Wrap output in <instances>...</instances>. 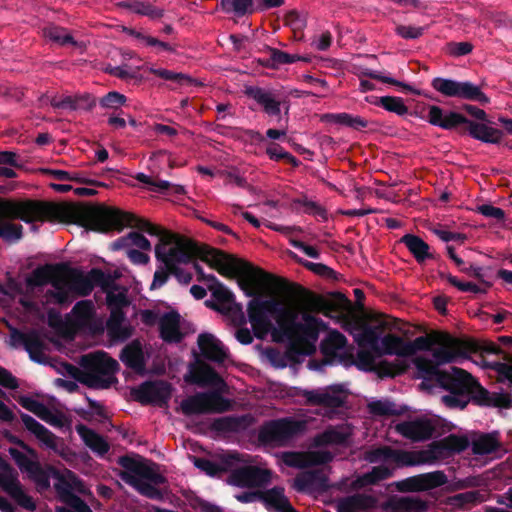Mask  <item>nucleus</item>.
I'll return each mask as SVG.
<instances>
[{
    "label": "nucleus",
    "instance_id": "f257e3e1",
    "mask_svg": "<svg viewBox=\"0 0 512 512\" xmlns=\"http://www.w3.org/2000/svg\"><path fill=\"white\" fill-rule=\"evenodd\" d=\"M413 364L417 370L416 378L422 379V388L439 387L448 392L441 398L448 408L464 410L472 403L478 407L512 409L511 392L503 389L490 392L462 368L450 366L449 369H440L433 364L432 359L423 356L415 357Z\"/></svg>",
    "mask_w": 512,
    "mask_h": 512
},
{
    "label": "nucleus",
    "instance_id": "f03ea898",
    "mask_svg": "<svg viewBox=\"0 0 512 512\" xmlns=\"http://www.w3.org/2000/svg\"><path fill=\"white\" fill-rule=\"evenodd\" d=\"M162 242L155 246V257L168 270L180 268L179 264H188L198 258L224 277L243 276L250 281L254 280L253 266L250 263L220 249L199 244L174 233H167Z\"/></svg>",
    "mask_w": 512,
    "mask_h": 512
},
{
    "label": "nucleus",
    "instance_id": "7ed1b4c3",
    "mask_svg": "<svg viewBox=\"0 0 512 512\" xmlns=\"http://www.w3.org/2000/svg\"><path fill=\"white\" fill-rule=\"evenodd\" d=\"M254 280L247 277L237 276L240 288L249 297H253L247 305V315L251 323L254 336L258 339H264L273 328L271 316L276 318L280 328H285L286 314H290V309L286 308L281 301L276 298L261 299L255 297L254 287L258 281V276L269 277L263 270L253 267Z\"/></svg>",
    "mask_w": 512,
    "mask_h": 512
},
{
    "label": "nucleus",
    "instance_id": "20e7f679",
    "mask_svg": "<svg viewBox=\"0 0 512 512\" xmlns=\"http://www.w3.org/2000/svg\"><path fill=\"white\" fill-rule=\"evenodd\" d=\"M81 221L86 229L99 233L120 232L126 226L137 228L151 236H159L160 243H163L162 238H166L167 233H169L146 219L129 212H124L118 208L104 205H90L83 208L81 211Z\"/></svg>",
    "mask_w": 512,
    "mask_h": 512
},
{
    "label": "nucleus",
    "instance_id": "39448f33",
    "mask_svg": "<svg viewBox=\"0 0 512 512\" xmlns=\"http://www.w3.org/2000/svg\"><path fill=\"white\" fill-rule=\"evenodd\" d=\"M50 213V206L43 202L0 198V237L8 242H17L23 236V227L11 221L22 220L26 223L44 221Z\"/></svg>",
    "mask_w": 512,
    "mask_h": 512
},
{
    "label": "nucleus",
    "instance_id": "423d86ee",
    "mask_svg": "<svg viewBox=\"0 0 512 512\" xmlns=\"http://www.w3.org/2000/svg\"><path fill=\"white\" fill-rule=\"evenodd\" d=\"M118 464L124 469L118 473L122 481L149 499H162V493L156 487L166 482L162 474L130 456L119 457Z\"/></svg>",
    "mask_w": 512,
    "mask_h": 512
},
{
    "label": "nucleus",
    "instance_id": "0eeeda50",
    "mask_svg": "<svg viewBox=\"0 0 512 512\" xmlns=\"http://www.w3.org/2000/svg\"><path fill=\"white\" fill-rule=\"evenodd\" d=\"M82 377L78 382L91 389H108L118 380L115 376L119 363L104 351L82 356L80 360Z\"/></svg>",
    "mask_w": 512,
    "mask_h": 512
},
{
    "label": "nucleus",
    "instance_id": "6e6552de",
    "mask_svg": "<svg viewBox=\"0 0 512 512\" xmlns=\"http://www.w3.org/2000/svg\"><path fill=\"white\" fill-rule=\"evenodd\" d=\"M308 427L303 419L282 417L265 421L258 430L257 439L265 446L284 447L302 436Z\"/></svg>",
    "mask_w": 512,
    "mask_h": 512
},
{
    "label": "nucleus",
    "instance_id": "1a4fd4ad",
    "mask_svg": "<svg viewBox=\"0 0 512 512\" xmlns=\"http://www.w3.org/2000/svg\"><path fill=\"white\" fill-rule=\"evenodd\" d=\"M431 86L435 91L445 97L475 101L482 105H486L490 102L489 97L481 88L470 81H457L450 78L435 77L431 81Z\"/></svg>",
    "mask_w": 512,
    "mask_h": 512
},
{
    "label": "nucleus",
    "instance_id": "9d476101",
    "mask_svg": "<svg viewBox=\"0 0 512 512\" xmlns=\"http://www.w3.org/2000/svg\"><path fill=\"white\" fill-rule=\"evenodd\" d=\"M231 407V401L218 391L198 392L181 402V410L186 416L223 413L229 411Z\"/></svg>",
    "mask_w": 512,
    "mask_h": 512
},
{
    "label": "nucleus",
    "instance_id": "9b49d317",
    "mask_svg": "<svg viewBox=\"0 0 512 512\" xmlns=\"http://www.w3.org/2000/svg\"><path fill=\"white\" fill-rule=\"evenodd\" d=\"M297 314L290 310V314H286L285 328H281L290 338H300L307 344H314L320 331L326 328L323 320L317 318L307 312L302 314L303 322H297Z\"/></svg>",
    "mask_w": 512,
    "mask_h": 512
},
{
    "label": "nucleus",
    "instance_id": "f8f14e48",
    "mask_svg": "<svg viewBox=\"0 0 512 512\" xmlns=\"http://www.w3.org/2000/svg\"><path fill=\"white\" fill-rule=\"evenodd\" d=\"M435 342L440 347L433 350L432 361L438 368L442 364L452 363L458 357L466 355L465 342L447 332L436 334Z\"/></svg>",
    "mask_w": 512,
    "mask_h": 512
},
{
    "label": "nucleus",
    "instance_id": "ddd939ff",
    "mask_svg": "<svg viewBox=\"0 0 512 512\" xmlns=\"http://www.w3.org/2000/svg\"><path fill=\"white\" fill-rule=\"evenodd\" d=\"M171 384L167 381H145L138 388L132 390L134 399L142 405H166L171 397Z\"/></svg>",
    "mask_w": 512,
    "mask_h": 512
},
{
    "label": "nucleus",
    "instance_id": "4468645a",
    "mask_svg": "<svg viewBox=\"0 0 512 512\" xmlns=\"http://www.w3.org/2000/svg\"><path fill=\"white\" fill-rule=\"evenodd\" d=\"M10 343L14 347L22 345L32 361L39 364L46 363L47 357L44 350L47 345L36 330L22 332L13 328L11 330Z\"/></svg>",
    "mask_w": 512,
    "mask_h": 512
},
{
    "label": "nucleus",
    "instance_id": "2eb2a0df",
    "mask_svg": "<svg viewBox=\"0 0 512 512\" xmlns=\"http://www.w3.org/2000/svg\"><path fill=\"white\" fill-rule=\"evenodd\" d=\"M303 397L308 405L323 406L334 410L345 405L347 396L342 384H335L323 390H305Z\"/></svg>",
    "mask_w": 512,
    "mask_h": 512
},
{
    "label": "nucleus",
    "instance_id": "dca6fc26",
    "mask_svg": "<svg viewBox=\"0 0 512 512\" xmlns=\"http://www.w3.org/2000/svg\"><path fill=\"white\" fill-rule=\"evenodd\" d=\"M271 481V472L258 466H242L231 471L228 483L236 487H262Z\"/></svg>",
    "mask_w": 512,
    "mask_h": 512
},
{
    "label": "nucleus",
    "instance_id": "f3484780",
    "mask_svg": "<svg viewBox=\"0 0 512 512\" xmlns=\"http://www.w3.org/2000/svg\"><path fill=\"white\" fill-rule=\"evenodd\" d=\"M52 478L56 480L54 489L61 502L66 504L69 509L76 512H92L89 505L73 492L71 478H66L57 468L51 467Z\"/></svg>",
    "mask_w": 512,
    "mask_h": 512
},
{
    "label": "nucleus",
    "instance_id": "a211bd4d",
    "mask_svg": "<svg viewBox=\"0 0 512 512\" xmlns=\"http://www.w3.org/2000/svg\"><path fill=\"white\" fill-rule=\"evenodd\" d=\"M208 289L219 305L224 306V314L230 315L236 325L242 326L246 323L242 305L235 302L234 294L223 283L217 279L208 286Z\"/></svg>",
    "mask_w": 512,
    "mask_h": 512
},
{
    "label": "nucleus",
    "instance_id": "6ab92c4d",
    "mask_svg": "<svg viewBox=\"0 0 512 512\" xmlns=\"http://www.w3.org/2000/svg\"><path fill=\"white\" fill-rule=\"evenodd\" d=\"M448 479L443 471H433L408 477L396 483L400 492H420L431 490L447 483Z\"/></svg>",
    "mask_w": 512,
    "mask_h": 512
},
{
    "label": "nucleus",
    "instance_id": "aec40b11",
    "mask_svg": "<svg viewBox=\"0 0 512 512\" xmlns=\"http://www.w3.org/2000/svg\"><path fill=\"white\" fill-rule=\"evenodd\" d=\"M245 95L261 106L263 112L268 116H280L282 100L275 91L259 86H249L245 89Z\"/></svg>",
    "mask_w": 512,
    "mask_h": 512
},
{
    "label": "nucleus",
    "instance_id": "412c9836",
    "mask_svg": "<svg viewBox=\"0 0 512 512\" xmlns=\"http://www.w3.org/2000/svg\"><path fill=\"white\" fill-rule=\"evenodd\" d=\"M328 476L322 470H310L298 474L293 487L302 493H324L329 489Z\"/></svg>",
    "mask_w": 512,
    "mask_h": 512
},
{
    "label": "nucleus",
    "instance_id": "4be33fe9",
    "mask_svg": "<svg viewBox=\"0 0 512 512\" xmlns=\"http://www.w3.org/2000/svg\"><path fill=\"white\" fill-rule=\"evenodd\" d=\"M396 431L409 440L419 442L430 439L435 432V426L429 419L417 418L398 423Z\"/></svg>",
    "mask_w": 512,
    "mask_h": 512
},
{
    "label": "nucleus",
    "instance_id": "5701e85b",
    "mask_svg": "<svg viewBox=\"0 0 512 512\" xmlns=\"http://www.w3.org/2000/svg\"><path fill=\"white\" fill-rule=\"evenodd\" d=\"M63 278L67 287L71 292L76 293L79 296H88L94 289V280L88 273H83L80 269L71 268L65 263V268L62 270Z\"/></svg>",
    "mask_w": 512,
    "mask_h": 512
},
{
    "label": "nucleus",
    "instance_id": "b1692460",
    "mask_svg": "<svg viewBox=\"0 0 512 512\" xmlns=\"http://www.w3.org/2000/svg\"><path fill=\"white\" fill-rule=\"evenodd\" d=\"M427 120L431 125L438 126L444 130H453L461 125L467 127L469 122V119L459 112L449 111L444 115L443 109L436 105L429 106Z\"/></svg>",
    "mask_w": 512,
    "mask_h": 512
},
{
    "label": "nucleus",
    "instance_id": "393cba45",
    "mask_svg": "<svg viewBox=\"0 0 512 512\" xmlns=\"http://www.w3.org/2000/svg\"><path fill=\"white\" fill-rule=\"evenodd\" d=\"M0 488L7 493L20 507L28 510H36L34 499L28 495L16 477L0 475Z\"/></svg>",
    "mask_w": 512,
    "mask_h": 512
},
{
    "label": "nucleus",
    "instance_id": "a878e982",
    "mask_svg": "<svg viewBox=\"0 0 512 512\" xmlns=\"http://www.w3.org/2000/svg\"><path fill=\"white\" fill-rule=\"evenodd\" d=\"M386 326L387 323L385 322L376 325L364 323L359 327L360 332L354 336V339L359 347L370 348L374 353L381 356V334Z\"/></svg>",
    "mask_w": 512,
    "mask_h": 512
},
{
    "label": "nucleus",
    "instance_id": "bb28decb",
    "mask_svg": "<svg viewBox=\"0 0 512 512\" xmlns=\"http://www.w3.org/2000/svg\"><path fill=\"white\" fill-rule=\"evenodd\" d=\"M198 347L203 357L217 364H222L228 357V352L222 342L209 333H202L197 339Z\"/></svg>",
    "mask_w": 512,
    "mask_h": 512
},
{
    "label": "nucleus",
    "instance_id": "cd10ccee",
    "mask_svg": "<svg viewBox=\"0 0 512 512\" xmlns=\"http://www.w3.org/2000/svg\"><path fill=\"white\" fill-rule=\"evenodd\" d=\"M260 502L269 512H298L291 505L285 495V489L281 486H274L262 491Z\"/></svg>",
    "mask_w": 512,
    "mask_h": 512
},
{
    "label": "nucleus",
    "instance_id": "c85d7f7f",
    "mask_svg": "<svg viewBox=\"0 0 512 512\" xmlns=\"http://www.w3.org/2000/svg\"><path fill=\"white\" fill-rule=\"evenodd\" d=\"M20 417L25 428L31 432L41 443H43L47 448L53 450L54 452H59V438L54 433H52L44 425L26 413L21 412Z\"/></svg>",
    "mask_w": 512,
    "mask_h": 512
},
{
    "label": "nucleus",
    "instance_id": "c756f323",
    "mask_svg": "<svg viewBox=\"0 0 512 512\" xmlns=\"http://www.w3.org/2000/svg\"><path fill=\"white\" fill-rule=\"evenodd\" d=\"M253 420L250 414L224 416L214 419L211 428L219 433H241L253 424Z\"/></svg>",
    "mask_w": 512,
    "mask_h": 512
},
{
    "label": "nucleus",
    "instance_id": "7c9ffc66",
    "mask_svg": "<svg viewBox=\"0 0 512 512\" xmlns=\"http://www.w3.org/2000/svg\"><path fill=\"white\" fill-rule=\"evenodd\" d=\"M64 268L65 263L46 264L37 267L27 278V285L30 287H41L48 283L52 285L53 281L63 278L62 270Z\"/></svg>",
    "mask_w": 512,
    "mask_h": 512
},
{
    "label": "nucleus",
    "instance_id": "2f4dec72",
    "mask_svg": "<svg viewBox=\"0 0 512 512\" xmlns=\"http://www.w3.org/2000/svg\"><path fill=\"white\" fill-rule=\"evenodd\" d=\"M312 303L326 316H330L332 313H342L348 309L351 301L344 294L333 292L330 299L312 294Z\"/></svg>",
    "mask_w": 512,
    "mask_h": 512
},
{
    "label": "nucleus",
    "instance_id": "473e14b6",
    "mask_svg": "<svg viewBox=\"0 0 512 512\" xmlns=\"http://www.w3.org/2000/svg\"><path fill=\"white\" fill-rule=\"evenodd\" d=\"M125 314L122 309H111L106 322L107 333L114 341H126L132 336L133 329L123 325Z\"/></svg>",
    "mask_w": 512,
    "mask_h": 512
},
{
    "label": "nucleus",
    "instance_id": "72a5a7b5",
    "mask_svg": "<svg viewBox=\"0 0 512 512\" xmlns=\"http://www.w3.org/2000/svg\"><path fill=\"white\" fill-rule=\"evenodd\" d=\"M385 509L390 512H426L428 504L419 497L392 496L386 501Z\"/></svg>",
    "mask_w": 512,
    "mask_h": 512
},
{
    "label": "nucleus",
    "instance_id": "f704fd0d",
    "mask_svg": "<svg viewBox=\"0 0 512 512\" xmlns=\"http://www.w3.org/2000/svg\"><path fill=\"white\" fill-rule=\"evenodd\" d=\"M161 338L168 343H177L182 339L180 332V315L176 311L165 313L159 322Z\"/></svg>",
    "mask_w": 512,
    "mask_h": 512
},
{
    "label": "nucleus",
    "instance_id": "c9c22d12",
    "mask_svg": "<svg viewBox=\"0 0 512 512\" xmlns=\"http://www.w3.org/2000/svg\"><path fill=\"white\" fill-rule=\"evenodd\" d=\"M121 361L138 374L145 372V358L142 346L138 341L126 345L120 353Z\"/></svg>",
    "mask_w": 512,
    "mask_h": 512
},
{
    "label": "nucleus",
    "instance_id": "e433bc0d",
    "mask_svg": "<svg viewBox=\"0 0 512 512\" xmlns=\"http://www.w3.org/2000/svg\"><path fill=\"white\" fill-rule=\"evenodd\" d=\"M466 130L472 138L484 143L499 144L503 137L501 130L472 120H469Z\"/></svg>",
    "mask_w": 512,
    "mask_h": 512
},
{
    "label": "nucleus",
    "instance_id": "4c0bfd02",
    "mask_svg": "<svg viewBox=\"0 0 512 512\" xmlns=\"http://www.w3.org/2000/svg\"><path fill=\"white\" fill-rule=\"evenodd\" d=\"M192 383L198 385H225L223 378L216 372V370L206 363H199L198 366H193L191 371V379H187Z\"/></svg>",
    "mask_w": 512,
    "mask_h": 512
},
{
    "label": "nucleus",
    "instance_id": "58836bf2",
    "mask_svg": "<svg viewBox=\"0 0 512 512\" xmlns=\"http://www.w3.org/2000/svg\"><path fill=\"white\" fill-rule=\"evenodd\" d=\"M264 51H266L269 56L267 58H259L258 63L261 66L270 69H278L283 65L292 64L302 60V58L296 54H289L270 46H265Z\"/></svg>",
    "mask_w": 512,
    "mask_h": 512
},
{
    "label": "nucleus",
    "instance_id": "ea45409f",
    "mask_svg": "<svg viewBox=\"0 0 512 512\" xmlns=\"http://www.w3.org/2000/svg\"><path fill=\"white\" fill-rule=\"evenodd\" d=\"M376 506L375 497L367 494H354L340 500L338 512H356L357 510L368 511Z\"/></svg>",
    "mask_w": 512,
    "mask_h": 512
},
{
    "label": "nucleus",
    "instance_id": "a19ab883",
    "mask_svg": "<svg viewBox=\"0 0 512 512\" xmlns=\"http://www.w3.org/2000/svg\"><path fill=\"white\" fill-rule=\"evenodd\" d=\"M76 432L79 434L85 445L93 452L100 456L108 453L110 449L108 442L94 430L83 424H78L76 425Z\"/></svg>",
    "mask_w": 512,
    "mask_h": 512
},
{
    "label": "nucleus",
    "instance_id": "79ce46f5",
    "mask_svg": "<svg viewBox=\"0 0 512 512\" xmlns=\"http://www.w3.org/2000/svg\"><path fill=\"white\" fill-rule=\"evenodd\" d=\"M351 436L347 427L336 426L328 427L322 433L316 435L314 442L316 446L342 445L345 444Z\"/></svg>",
    "mask_w": 512,
    "mask_h": 512
},
{
    "label": "nucleus",
    "instance_id": "37998d69",
    "mask_svg": "<svg viewBox=\"0 0 512 512\" xmlns=\"http://www.w3.org/2000/svg\"><path fill=\"white\" fill-rule=\"evenodd\" d=\"M405 244L409 252L414 256L415 260L421 264L427 259L433 258L429 252V245L419 236L414 234H405L401 240Z\"/></svg>",
    "mask_w": 512,
    "mask_h": 512
},
{
    "label": "nucleus",
    "instance_id": "c03bdc74",
    "mask_svg": "<svg viewBox=\"0 0 512 512\" xmlns=\"http://www.w3.org/2000/svg\"><path fill=\"white\" fill-rule=\"evenodd\" d=\"M434 451L429 450L420 451L418 453L395 450L393 461L403 466H415L418 464L433 462L436 460V455H433Z\"/></svg>",
    "mask_w": 512,
    "mask_h": 512
},
{
    "label": "nucleus",
    "instance_id": "a18cd8bd",
    "mask_svg": "<svg viewBox=\"0 0 512 512\" xmlns=\"http://www.w3.org/2000/svg\"><path fill=\"white\" fill-rule=\"evenodd\" d=\"M321 120L324 122L335 123L355 130H361L368 127V121L360 116H354L349 113H326Z\"/></svg>",
    "mask_w": 512,
    "mask_h": 512
},
{
    "label": "nucleus",
    "instance_id": "49530a36",
    "mask_svg": "<svg viewBox=\"0 0 512 512\" xmlns=\"http://www.w3.org/2000/svg\"><path fill=\"white\" fill-rule=\"evenodd\" d=\"M467 445L468 442L465 438L451 434L441 441L434 442L431 445V451H434L433 455H436L437 460L440 456L444 455L445 452H461L466 449Z\"/></svg>",
    "mask_w": 512,
    "mask_h": 512
},
{
    "label": "nucleus",
    "instance_id": "de8ad7c7",
    "mask_svg": "<svg viewBox=\"0 0 512 512\" xmlns=\"http://www.w3.org/2000/svg\"><path fill=\"white\" fill-rule=\"evenodd\" d=\"M407 341L395 334H387L381 339V355L408 357Z\"/></svg>",
    "mask_w": 512,
    "mask_h": 512
},
{
    "label": "nucleus",
    "instance_id": "09e8293b",
    "mask_svg": "<svg viewBox=\"0 0 512 512\" xmlns=\"http://www.w3.org/2000/svg\"><path fill=\"white\" fill-rule=\"evenodd\" d=\"M347 345V338L337 330L329 332L328 336L322 340L320 351L324 358L334 356L335 352L343 350Z\"/></svg>",
    "mask_w": 512,
    "mask_h": 512
},
{
    "label": "nucleus",
    "instance_id": "8fccbe9b",
    "mask_svg": "<svg viewBox=\"0 0 512 512\" xmlns=\"http://www.w3.org/2000/svg\"><path fill=\"white\" fill-rule=\"evenodd\" d=\"M500 447V442L493 434H481L472 441V452L475 455H487L495 452Z\"/></svg>",
    "mask_w": 512,
    "mask_h": 512
},
{
    "label": "nucleus",
    "instance_id": "3c124183",
    "mask_svg": "<svg viewBox=\"0 0 512 512\" xmlns=\"http://www.w3.org/2000/svg\"><path fill=\"white\" fill-rule=\"evenodd\" d=\"M51 467L52 466H49L47 469H44L36 462L30 470L27 471L39 491H46L50 488V478H52Z\"/></svg>",
    "mask_w": 512,
    "mask_h": 512
},
{
    "label": "nucleus",
    "instance_id": "603ef678",
    "mask_svg": "<svg viewBox=\"0 0 512 512\" xmlns=\"http://www.w3.org/2000/svg\"><path fill=\"white\" fill-rule=\"evenodd\" d=\"M90 275L94 280V286H99L103 292L107 293L111 290H118V285L116 284L118 275L105 273L99 268H92L90 270Z\"/></svg>",
    "mask_w": 512,
    "mask_h": 512
},
{
    "label": "nucleus",
    "instance_id": "864d4df0",
    "mask_svg": "<svg viewBox=\"0 0 512 512\" xmlns=\"http://www.w3.org/2000/svg\"><path fill=\"white\" fill-rule=\"evenodd\" d=\"M149 72L161 79L176 83L179 86H190L194 80L184 73H177L163 68H149Z\"/></svg>",
    "mask_w": 512,
    "mask_h": 512
},
{
    "label": "nucleus",
    "instance_id": "5fc2aeb1",
    "mask_svg": "<svg viewBox=\"0 0 512 512\" xmlns=\"http://www.w3.org/2000/svg\"><path fill=\"white\" fill-rule=\"evenodd\" d=\"M52 286L55 290H48L46 295L48 298L53 299L55 303L59 305H67L71 303L70 290L66 289L67 286L65 278H58L53 281Z\"/></svg>",
    "mask_w": 512,
    "mask_h": 512
},
{
    "label": "nucleus",
    "instance_id": "6e6d98bb",
    "mask_svg": "<svg viewBox=\"0 0 512 512\" xmlns=\"http://www.w3.org/2000/svg\"><path fill=\"white\" fill-rule=\"evenodd\" d=\"M44 35L49 40L58 43L59 45L65 46L71 44L73 46H78V42L74 40L73 36L68 33V31L59 26H51L44 29Z\"/></svg>",
    "mask_w": 512,
    "mask_h": 512
},
{
    "label": "nucleus",
    "instance_id": "4d7b16f0",
    "mask_svg": "<svg viewBox=\"0 0 512 512\" xmlns=\"http://www.w3.org/2000/svg\"><path fill=\"white\" fill-rule=\"evenodd\" d=\"M266 154L273 161H285L286 163L291 164L293 167H298L301 163L295 156L285 151L277 143H270L266 148Z\"/></svg>",
    "mask_w": 512,
    "mask_h": 512
},
{
    "label": "nucleus",
    "instance_id": "13d9d810",
    "mask_svg": "<svg viewBox=\"0 0 512 512\" xmlns=\"http://www.w3.org/2000/svg\"><path fill=\"white\" fill-rule=\"evenodd\" d=\"M315 351L314 344H307L305 341H301L300 338L292 340L286 349V356L295 361L296 357L301 355H308Z\"/></svg>",
    "mask_w": 512,
    "mask_h": 512
},
{
    "label": "nucleus",
    "instance_id": "bf43d9fd",
    "mask_svg": "<svg viewBox=\"0 0 512 512\" xmlns=\"http://www.w3.org/2000/svg\"><path fill=\"white\" fill-rule=\"evenodd\" d=\"M360 76L361 77H368V78H371V79H374V80H378L382 83H386V84H390V85H393V86H397V87H400L402 88L403 90L405 91H409V92H412L413 90V86H411L410 84H407V83H404V82H401V81H398L390 76H386V75H383L382 73L378 72V71H374V70H371V69H363L360 73Z\"/></svg>",
    "mask_w": 512,
    "mask_h": 512
},
{
    "label": "nucleus",
    "instance_id": "052dcab7",
    "mask_svg": "<svg viewBox=\"0 0 512 512\" xmlns=\"http://www.w3.org/2000/svg\"><path fill=\"white\" fill-rule=\"evenodd\" d=\"M295 208L303 207V212L309 215L318 216L322 219L327 218V211L317 202L308 200L306 197L297 198L293 200Z\"/></svg>",
    "mask_w": 512,
    "mask_h": 512
},
{
    "label": "nucleus",
    "instance_id": "680f3d73",
    "mask_svg": "<svg viewBox=\"0 0 512 512\" xmlns=\"http://www.w3.org/2000/svg\"><path fill=\"white\" fill-rule=\"evenodd\" d=\"M370 413L377 416H394L399 415L400 411L396 408V405L388 400H376L368 404Z\"/></svg>",
    "mask_w": 512,
    "mask_h": 512
},
{
    "label": "nucleus",
    "instance_id": "e2e57ef3",
    "mask_svg": "<svg viewBox=\"0 0 512 512\" xmlns=\"http://www.w3.org/2000/svg\"><path fill=\"white\" fill-rule=\"evenodd\" d=\"M384 110L395 113L398 116H404L408 113V107L405 105L403 98L398 96H384L381 101Z\"/></svg>",
    "mask_w": 512,
    "mask_h": 512
},
{
    "label": "nucleus",
    "instance_id": "0e129e2a",
    "mask_svg": "<svg viewBox=\"0 0 512 512\" xmlns=\"http://www.w3.org/2000/svg\"><path fill=\"white\" fill-rule=\"evenodd\" d=\"M395 449L390 446H381L365 452L364 459L369 463L393 460Z\"/></svg>",
    "mask_w": 512,
    "mask_h": 512
},
{
    "label": "nucleus",
    "instance_id": "69168bd1",
    "mask_svg": "<svg viewBox=\"0 0 512 512\" xmlns=\"http://www.w3.org/2000/svg\"><path fill=\"white\" fill-rule=\"evenodd\" d=\"M195 467L204 471L209 476H219L225 471L224 467L210 459L204 457H193Z\"/></svg>",
    "mask_w": 512,
    "mask_h": 512
},
{
    "label": "nucleus",
    "instance_id": "338daca9",
    "mask_svg": "<svg viewBox=\"0 0 512 512\" xmlns=\"http://www.w3.org/2000/svg\"><path fill=\"white\" fill-rule=\"evenodd\" d=\"M41 420L57 428L70 425V420L61 412H53L47 406L39 416Z\"/></svg>",
    "mask_w": 512,
    "mask_h": 512
},
{
    "label": "nucleus",
    "instance_id": "774afa93",
    "mask_svg": "<svg viewBox=\"0 0 512 512\" xmlns=\"http://www.w3.org/2000/svg\"><path fill=\"white\" fill-rule=\"evenodd\" d=\"M490 368L497 373V382L507 383L508 388L512 390V365L496 361L490 365Z\"/></svg>",
    "mask_w": 512,
    "mask_h": 512
}]
</instances>
